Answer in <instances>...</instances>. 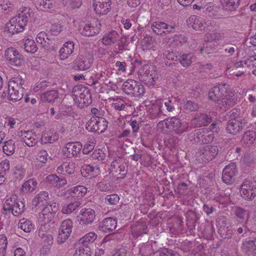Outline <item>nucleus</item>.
I'll use <instances>...</instances> for the list:
<instances>
[{"label": "nucleus", "mask_w": 256, "mask_h": 256, "mask_svg": "<svg viewBox=\"0 0 256 256\" xmlns=\"http://www.w3.org/2000/svg\"><path fill=\"white\" fill-rule=\"evenodd\" d=\"M228 88L226 84H220L212 88L208 93L209 98L218 101L217 106L222 111L234 104L238 98L232 90H227Z\"/></svg>", "instance_id": "f257e3e1"}, {"label": "nucleus", "mask_w": 256, "mask_h": 256, "mask_svg": "<svg viewBox=\"0 0 256 256\" xmlns=\"http://www.w3.org/2000/svg\"><path fill=\"white\" fill-rule=\"evenodd\" d=\"M32 13V10L30 8H20L19 13L12 18L6 24V31L12 35L22 32L27 24L28 18Z\"/></svg>", "instance_id": "f03ea898"}, {"label": "nucleus", "mask_w": 256, "mask_h": 256, "mask_svg": "<svg viewBox=\"0 0 256 256\" xmlns=\"http://www.w3.org/2000/svg\"><path fill=\"white\" fill-rule=\"evenodd\" d=\"M188 124L186 122H182L176 117L166 118L160 122L158 128L162 132H174L176 134H181L187 130Z\"/></svg>", "instance_id": "7ed1b4c3"}, {"label": "nucleus", "mask_w": 256, "mask_h": 256, "mask_svg": "<svg viewBox=\"0 0 256 256\" xmlns=\"http://www.w3.org/2000/svg\"><path fill=\"white\" fill-rule=\"evenodd\" d=\"M24 81L20 76L11 78L8 82V98L12 101H18L22 99L23 96V90L22 87Z\"/></svg>", "instance_id": "20e7f679"}, {"label": "nucleus", "mask_w": 256, "mask_h": 256, "mask_svg": "<svg viewBox=\"0 0 256 256\" xmlns=\"http://www.w3.org/2000/svg\"><path fill=\"white\" fill-rule=\"evenodd\" d=\"M138 74L140 78L150 86L154 85L158 78L156 66L151 62L144 64L138 70Z\"/></svg>", "instance_id": "39448f33"}, {"label": "nucleus", "mask_w": 256, "mask_h": 256, "mask_svg": "<svg viewBox=\"0 0 256 256\" xmlns=\"http://www.w3.org/2000/svg\"><path fill=\"white\" fill-rule=\"evenodd\" d=\"M25 202L18 198L16 194H12L7 198L4 204L5 210H11L14 216H19L24 211Z\"/></svg>", "instance_id": "423d86ee"}, {"label": "nucleus", "mask_w": 256, "mask_h": 256, "mask_svg": "<svg viewBox=\"0 0 256 256\" xmlns=\"http://www.w3.org/2000/svg\"><path fill=\"white\" fill-rule=\"evenodd\" d=\"M72 96L74 100L79 107L82 108L84 106H88L92 102L90 93L84 86H75L73 89Z\"/></svg>", "instance_id": "0eeeda50"}, {"label": "nucleus", "mask_w": 256, "mask_h": 256, "mask_svg": "<svg viewBox=\"0 0 256 256\" xmlns=\"http://www.w3.org/2000/svg\"><path fill=\"white\" fill-rule=\"evenodd\" d=\"M108 127V122L104 118L92 116L86 124V128L90 132L99 134L104 132Z\"/></svg>", "instance_id": "6e6552de"}, {"label": "nucleus", "mask_w": 256, "mask_h": 256, "mask_svg": "<svg viewBox=\"0 0 256 256\" xmlns=\"http://www.w3.org/2000/svg\"><path fill=\"white\" fill-rule=\"evenodd\" d=\"M4 56L8 63L12 66L19 67L24 63V57L14 48H8L5 51Z\"/></svg>", "instance_id": "1a4fd4ad"}, {"label": "nucleus", "mask_w": 256, "mask_h": 256, "mask_svg": "<svg viewBox=\"0 0 256 256\" xmlns=\"http://www.w3.org/2000/svg\"><path fill=\"white\" fill-rule=\"evenodd\" d=\"M92 62L93 58L90 55H80L71 64V68L75 70H85L92 66Z\"/></svg>", "instance_id": "9d476101"}, {"label": "nucleus", "mask_w": 256, "mask_h": 256, "mask_svg": "<svg viewBox=\"0 0 256 256\" xmlns=\"http://www.w3.org/2000/svg\"><path fill=\"white\" fill-rule=\"evenodd\" d=\"M59 209V204L56 202H50L46 205L40 214V220L45 222H50Z\"/></svg>", "instance_id": "9b49d317"}, {"label": "nucleus", "mask_w": 256, "mask_h": 256, "mask_svg": "<svg viewBox=\"0 0 256 256\" xmlns=\"http://www.w3.org/2000/svg\"><path fill=\"white\" fill-rule=\"evenodd\" d=\"M82 148V144L79 142H68L62 148L63 155L68 158L77 156Z\"/></svg>", "instance_id": "f8f14e48"}, {"label": "nucleus", "mask_w": 256, "mask_h": 256, "mask_svg": "<svg viewBox=\"0 0 256 256\" xmlns=\"http://www.w3.org/2000/svg\"><path fill=\"white\" fill-rule=\"evenodd\" d=\"M73 227V222L69 218L63 220L58 230V242L60 244L64 243L70 236Z\"/></svg>", "instance_id": "ddd939ff"}, {"label": "nucleus", "mask_w": 256, "mask_h": 256, "mask_svg": "<svg viewBox=\"0 0 256 256\" xmlns=\"http://www.w3.org/2000/svg\"><path fill=\"white\" fill-rule=\"evenodd\" d=\"M100 28V24L97 21H94L90 23L81 24L78 30L83 36H92L98 34Z\"/></svg>", "instance_id": "4468645a"}, {"label": "nucleus", "mask_w": 256, "mask_h": 256, "mask_svg": "<svg viewBox=\"0 0 256 256\" xmlns=\"http://www.w3.org/2000/svg\"><path fill=\"white\" fill-rule=\"evenodd\" d=\"M187 25L192 28L196 30H202L205 29L209 24L211 25L212 22L201 17L196 15H192L186 20Z\"/></svg>", "instance_id": "2eb2a0df"}, {"label": "nucleus", "mask_w": 256, "mask_h": 256, "mask_svg": "<svg viewBox=\"0 0 256 256\" xmlns=\"http://www.w3.org/2000/svg\"><path fill=\"white\" fill-rule=\"evenodd\" d=\"M240 193L244 198L247 200H252L256 196V184L252 181H244L241 185Z\"/></svg>", "instance_id": "dca6fc26"}, {"label": "nucleus", "mask_w": 256, "mask_h": 256, "mask_svg": "<svg viewBox=\"0 0 256 256\" xmlns=\"http://www.w3.org/2000/svg\"><path fill=\"white\" fill-rule=\"evenodd\" d=\"M96 217L94 210L90 208H82L78 216V221L81 225L91 224Z\"/></svg>", "instance_id": "f3484780"}, {"label": "nucleus", "mask_w": 256, "mask_h": 256, "mask_svg": "<svg viewBox=\"0 0 256 256\" xmlns=\"http://www.w3.org/2000/svg\"><path fill=\"white\" fill-rule=\"evenodd\" d=\"M110 0H94L92 6L96 14L102 16L110 12Z\"/></svg>", "instance_id": "a211bd4d"}, {"label": "nucleus", "mask_w": 256, "mask_h": 256, "mask_svg": "<svg viewBox=\"0 0 256 256\" xmlns=\"http://www.w3.org/2000/svg\"><path fill=\"white\" fill-rule=\"evenodd\" d=\"M237 174L236 166L235 163H231L226 166L222 173V178L226 184H231L234 180V177Z\"/></svg>", "instance_id": "6ab92c4d"}, {"label": "nucleus", "mask_w": 256, "mask_h": 256, "mask_svg": "<svg viewBox=\"0 0 256 256\" xmlns=\"http://www.w3.org/2000/svg\"><path fill=\"white\" fill-rule=\"evenodd\" d=\"M20 137L22 141L28 146L32 147L36 144L38 137L32 130H22Z\"/></svg>", "instance_id": "aec40b11"}, {"label": "nucleus", "mask_w": 256, "mask_h": 256, "mask_svg": "<svg viewBox=\"0 0 256 256\" xmlns=\"http://www.w3.org/2000/svg\"><path fill=\"white\" fill-rule=\"evenodd\" d=\"M112 73L111 68L104 66L102 68L99 72L93 74L91 78L94 80L93 83L96 84L98 81H106L108 78L111 76Z\"/></svg>", "instance_id": "412c9836"}, {"label": "nucleus", "mask_w": 256, "mask_h": 256, "mask_svg": "<svg viewBox=\"0 0 256 256\" xmlns=\"http://www.w3.org/2000/svg\"><path fill=\"white\" fill-rule=\"evenodd\" d=\"M58 138V134L52 130H46L42 133L40 142L42 144H52Z\"/></svg>", "instance_id": "4be33fe9"}, {"label": "nucleus", "mask_w": 256, "mask_h": 256, "mask_svg": "<svg viewBox=\"0 0 256 256\" xmlns=\"http://www.w3.org/2000/svg\"><path fill=\"white\" fill-rule=\"evenodd\" d=\"M151 28L154 32L160 35L162 34H167L171 32L174 27L168 25L164 22H156L152 24Z\"/></svg>", "instance_id": "5701e85b"}, {"label": "nucleus", "mask_w": 256, "mask_h": 256, "mask_svg": "<svg viewBox=\"0 0 256 256\" xmlns=\"http://www.w3.org/2000/svg\"><path fill=\"white\" fill-rule=\"evenodd\" d=\"M74 46L72 42L68 41L65 42L59 50L60 60H64L68 59L74 52Z\"/></svg>", "instance_id": "b1692460"}, {"label": "nucleus", "mask_w": 256, "mask_h": 256, "mask_svg": "<svg viewBox=\"0 0 256 256\" xmlns=\"http://www.w3.org/2000/svg\"><path fill=\"white\" fill-rule=\"evenodd\" d=\"M120 34L114 30L106 33L102 38V42L104 46H111L119 41Z\"/></svg>", "instance_id": "393cba45"}, {"label": "nucleus", "mask_w": 256, "mask_h": 256, "mask_svg": "<svg viewBox=\"0 0 256 256\" xmlns=\"http://www.w3.org/2000/svg\"><path fill=\"white\" fill-rule=\"evenodd\" d=\"M112 172H118L121 174L120 178H124L126 173L125 165L122 163V160L120 158H116L112 163L110 168Z\"/></svg>", "instance_id": "a878e982"}, {"label": "nucleus", "mask_w": 256, "mask_h": 256, "mask_svg": "<svg viewBox=\"0 0 256 256\" xmlns=\"http://www.w3.org/2000/svg\"><path fill=\"white\" fill-rule=\"evenodd\" d=\"M116 221L114 218H108L101 222L99 228L104 232H110L116 229Z\"/></svg>", "instance_id": "bb28decb"}, {"label": "nucleus", "mask_w": 256, "mask_h": 256, "mask_svg": "<svg viewBox=\"0 0 256 256\" xmlns=\"http://www.w3.org/2000/svg\"><path fill=\"white\" fill-rule=\"evenodd\" d=\"M242 122L234 118L228 121L226 129L230 134H236L242 130Z\"/></svg>", "instance_id": "cd10ccee"}, {"label": "nucleus", "mask_w": 256, "mask_h": 256, "mask_svg": "<svg viewBox=\"0 0 256 256\" xmlns=\"http://www.w3.org/2000/svg\"><path fill=\"white\" fill-rule=\"evenodd\" d=\"M97 238V234L93 232H90L81 238L79 240V242L83 247L90 248V246L96 240Z\"/></svg>", "instance_id": "c85d7f7f"}, {"label": "nucleus", "mask_w": 256, "mask_h": 256, "mask_svg": "<svg viewBox=\"0 0 256 256\" xmlns=\"http://www.w3.org/2000/svg\"><path fill=\"white\" fill-rule=\"evenodd\" d=\"M75 170V164L72 162H64L57 168V172L62 174H72Z\"/></svg>", "instance_id": "c756f323"}, {"label": "nucleus", "mask_w": 256, "mask_h": 256, "mask_svg": "<svg viewBox=\"0 0 256 256\" xmlns=\"http://www.w3.org/2000/svg\"><path fill=\"white\" fill-rule=\"evenodd\" d=\"M81 172L84 177L95 176L100 174V170L98 166L94 167L90 164H86L82 166Z\"/></svg>", "instance_id": "7c9ffc66"}, {"label": "nucleus", "mask_w": 256, "mask_h": 256, "mask_svg": "<svg viewBox=\"0 0 256 256\" xmlns=\"http://www.w3.org/2000/svg\"><path fill=\"white\" fill-rule=\"evenodd\" d=\"M210 120V118L206 114H197L192 121V124L194 126H202L208 124Z\"/></svg>", "instance_id": "2f4dec72"}, {"label": "nucleus", "mask_w": 256, "mask_h": 256, "mask_svg": "<svg viewBox=\"0 0 256 256\" xmlns=\"http://www.w3.org/2000/svg\"><path fill=\"white\" fill-rule=\"evenodd\" d=\"M87 188L86 186L79 185L66 190L68 196L72 194V196L78 198H83L87 192Z\"/></svg>", "instance_id": "473e14b6"}, {"label": "nucleus", "mask_w": 256, "mask_h": 256, "mask_svg": "<svg viewBox=\"0 0 256 256\" xmlns=\"http://www.w3.org/2000/svg\"><path fill=\"white\" fill-rule=\"evenodd\" d=\"M108 102L111 106L116 110L120 111L124 110L126 108L124 100L118 96L110 98Z\"/></svg>", "instance_id": "72a5a7b5"}, {"label": "nucleus", "mask_w": 256, "mask_h": 256, "mask_svg": "<svg viewBox=\"0 0 256 256\" xmlns=\"http://www.w3.org/2000/svg\"><path fill=\"white\" fill-rule=\"evenodd\" d=\"M256 138V132L254 130H248L244 134L241 142L246 146H249L254 143Z\"/></svg>", "instance_id": "f704fd0d"}, {"label": "nucleus", "mask_w": 256, "mask_h": 256, "mask_svg": "<svg viewBox=\"0 0 256 256\" xmlns=\"http://www.w3.org/2000/svg\"><path fill=\"white\" fill-rule=\"evenodd\" d=\"M142 46L144 50H156L155 39L149 35L146 34L142 40Z\"/></svg>", "instance_id": "c9c22d12"}, {"label": "nucleus", "mask_w": 256, "mask_h": 256, "mask_svg": "<svg viewBox=\"0 0 256 256\" xmlns=\"http://www.w3.org/2000/svg\"><path fill=\"white\" fill-rule=\"evenodd\" d=\"M80 205V203L78 201L65 204L62 206L61 212L63 214H70L76 210Z\"/></svg>", "instance_id": "e433bc0d"}, {"label": "nucleus", "mask_w": 256, "mask_h": 256, "mask_svg": "<svg viewBox=\"0 0 256 256\" xmlns=\"http://www.w3.org/2000/svg\"><path fill=\"white\" fill-rule=\"evenodd\" d=\"M67 184V180L64 178H60L58 177V180L54 186L56 190L57 191L58 196H66L68 197V194L66 192V190L65 189H62L64 186Z\"/></svg>", "instance_id": "4c0bfd02"}, {"label": "nucleus", "mask_w": 256, "mask_h": 256, "mask_svg": "<svg viewBox=\"0 0 256 256\" xmlns=\"http://www.w3.org/2000/svg\"><path fill=\"white\" fill-rule=\"evenodd\" d=\"M38 182L34 178H30L26 181L21 188V190L24 193L32 192L36 188Z\"/></svg>", "instance_id": "58836bf2"}, {"label": "nucleus", "mask_w": 256, "mask_h": 256, "mask_svg": "<svg viewBox=\"0 0 256 256\" xmlns=\"http://www.w3.org/2000/svg\"><path fill=\"white\" fill-rule=\"evenodd\" d=\"M48 199V192L45 191L41 192L32 200V204L36 206L43 204Z\"/></svg>", "instance_id": "ea45409f"}, {"label": "nucleus", "mask_w": 256, "mask_h": 256, "mask_svg": "<svg viewBox=\"0 0 256 256\" xmlns=\"http://www.w3.org/2000/svg\"><path fill=\"white\" fill-rule=\"evenodd\" d=\"M18 226L26 232H30L34 230V225L30 220L24 218L20 220Z\"/></svg>", "instance_id": "a19ab883"}, {"label": "nucleus", "mask_w": 256, "mask_h": 256, "mask_svg": "<svg viewBox=\"0 0 256 256\" xmlns=\"http://www.w3.org/2000/svg\"><path fill=\"white\" fill-rule=\"evenodd\" d=\"M58 97L57 90H52L46 92L40 96L41 100L43 102H48L54 101Z\"/></svg>", "instance_id": "79ce46f5"}, {"label": "nucleus", "mask_w": 256, "mask_h": 256, "mask_svg": "<svg viewBox=\"0 0 256 256\" xmlns=\"http://www.w3.org/2000/svg\"><path fill=\"white\" fill-rule=\"evenodd\" d=\"M16 149L15 142L10 139L4 142L2 147L4 152L8 156H12L14 152Z\"/></svg>", "instance_id": "37998d69"}, {"label": "nucleus", "mask_w": 256, "mask_h": 256, "mask_svg": "<svg viewBox=\"0 0 256 256\" xmlns=\"http://www.w3.org/2000/svg\"><path fill=\"white\" fill-rule=\"evenodd\" d=\"M24 49L26 52L34 54L37 51L38 47L33 40L27 38L24 42Z\"/></svg>", "instance_id": "c03bdc74"}, {"label": "nucleus", "mask_w": 256, "mask_h": 256, "mask_svg": "<svg viewBox=\"0 0 256 256\" xmlns=\"http://www.w3.org/2000/svg\"><path fill=\"white\" fill-rule=\"evenodd\" d=\"M36 42L42 47H46L49 45L50 40L47 34L44 32H40L38 34L36 38Z\"/></svg>", "instance_id": "a18cd8bd"}, {"label": "nucleus", "mask_w": 256, "mask_h": 256, "mask_svg": "<svg viewBox=\"0 0 256 256\" xmlns=\"http://www.w3.org/2000/svg\"><path fill=\"white\" fill-rule=\"evenodd\" d=\"M240 0H221L223 6L226 10H233L240 5Z\"/></svg>", "instance_id": "49530a36"}, {"label": "nucleus", "mask_w": 256, "mask_h": 256, "mask_svg": "<svg viewBox=\"0 0 256 256\" xmlns=\"http://www.w3.org/2000/svg\"><path fill=\"white\" fill-rule=\"evenodd\" d=\"M136 81L130 79L128 80L126 82H124L122 85V90L123 92L131 96V94L132 93L133 88L136 86Z\"/></svg>", "instance_id": "de8ad7c7"}, {"label": "nucleus", "mask_w": 256, "mask_h": 256, "mask_svg": "<svg viewBox=\"0 0 256 256\" xmlns=\"http://www.w3.org/2000/svg\"><path fill=\"white\" fill-rule=\"evenodd\" d=\"M95 145L96 140L92 138L88 139L86 142L84 144L82 149V154H88L94 149Z\"/></svg>", "instance_id": "09e8293b"}, {"label": "nucleus", "mask_w": 256, "mask_h": 256, "mask_svg": "<svg viewBox=\"0 0 256 256\" xmlns=\"http://www.w3.org/2000/svg\"><path fill=\"white\" fill-rule=\"evenodd\" d=\"M145 93L144 88L142 84L136 81V84L133 88L131 96L134 97H141Z\"/></svg>", "instance_id": "8fccbe9b"}, {"label": "nucleus", "mask_w": 256, "mask_h": 256, "mask_svg": "<svg viewBox=\"0 0 256 256\" xmlns=\"http://www.w3.org/2000/svg\"><path fill=\"white\" fill-rule=\"evenodd\" d=\"M218 149L216 146H208L205 149V154L207 156L206 160H211L216 155Z\"/></svg>", "instance_id": "3c124183"}, {"label": "nucleus", "mask_w": 256, "mask_h": 256, "mask_svg": "<svg viewBox=\"0 0 256 256\" xmlns=\"http://www.w3.org/2000/svg\"><path fill=\"white\" fill-rule=\"evenodd\" d=\"M8 246V240L6 235H0V256H4Z\"/></svg>", "instance_id": "603ef678"}, {"label": "nucleus", "mask_w": 256, "mask_h": 256, "mask_svg": "<svg viewBox=\"0 0 256 256\" xmlns=\"http://www.w3.org/2000/svg\"><path fill=\"white\" fill-rule=\"evenodd\" d=\"M91 248L90 247L81 246L74 252L73 256H91Z\"/></svg>", "instance_id": "864d4df0"}, {"label": "nucleus", "mask_w": 256, "mask_h": 256, "mask_svg": "<svg viewBox=\"0 0 256 256\" xmlns=\"http://www.w3.org/2000/svg\"><path fill=\"white\" fill-rule=\"evenodd\" d=\"M242 248L246 252H253L256 250V246L253 240L244 241Z\"/></svg>", "instance_id": "5fc2aeb1"}, {"label": "nucleus", "mask_w": 256, "mask_h": 256, "mask_svg": "<svg viewBox=\"0 0 256 256\" xmlns=\"http://www.w3.org/2000/svg\"><path fill=\"white\" fill-rule=\"evenodd\" d=\"M164 56L167 60V61L166 62V64L168 66L174 63L177 59V56L173 52H170V51H166L164 54Z\"/></svg>", "instance_id": "6e6d98bb"}, {"label": "nucleus", "mask_w": 256, "mask_h": 256, "mask_svg": "<svg viewBox=\"0 0 256 256\" xmlns=\"http://www.w3.org/2000/svg\"><path fill=\"white\" fill-rule=\"evenodd\" d=\"M221 38V35L217 32H212L211 33H208L204 38V40L208 42H216Z\"/></svg>", "instance_id": "4d7b16f0"}, {"label": "nucleus", "mask_w": 256, "mask_h": 256, "mask_svg": "<svg viewBox=\"0 0 256 256\" xmlns=\"http://www.w3.org/2000/svg\"><path fill=\"white\" fill-rule=\"evenodd\" d=\"M48 154L46 150H40L36 155V160L42 164H45L48 160Z\"/></svg>", "instance_id": "13d9d810"}, {"label": "nucleus", "mask_w": 256, "mask_h": 256, "mask_svg": "<svg viewBox=\"0 0 256 256\" xmlns=\"http://www.w3.org/2000/svg\"><path fill=\"white\" fill-rule=\"evenodd\" d=\"M119 200L120 198L116 194H110L105 198V202L110 204H116Z\"/></svg>", "instance_id": "bf43d9fd"}, {"label": "nucleus", "mask_w": 256, "mask_h": 256, "mask_svg": "<svg viewBox=\"0 0 256 256\" xmlns=\"http://www.w3.org/2000/svg\"><path fill=\"white\" fill-rule=\"evenodd\" d=\"M106 154L104 151L100 149H96L92 154V157L94 159L102 161L104 160Z\"/></svg>", "instance_id": "052dcab7"}, {"label": "nucleus", "mask_w": 256, "mask_h": 256, "mask_svg": "<svg viewBox=\"0 0 256 256\" xmlns=\"http://www.w3.org/2000/svg\"><path fill=\"white\" fill-rule=\"evenodd\" d=\"M192 57L190 54L182 55L180 62L184 66H188L192 62Z\"/></svg>", "instance_id": "680f3d73"}, {"label": "nucleus", "mask_w": 256, "mask_h": 256, "mask_svg": "<svg viewBox=\"0 0 256 256\" xmlns=\"http://www.w3.org/2000/svg\"><path fill=\"white\" fill-rule=\"evenodd\" d=\"M40 5L42 10L52 9L53 8L52 0H42Z\"/></svg>", "instance_id": "e2e57ef3"}, {"label": "nucleus", "mask_w": 256, "mask_h": 256, "mask_svg": "<svg viewBox=\"0 0 256 256\" xmlns=\"http://www.w3.org/2000/svg\"><path fill=\"white\" fill-rule=\"evenodd\" d=\"M64 30V26L61 24L53 25L51 28V32L54 35L59 34Z\"/></svg>", "instance_id": "0e129e2a"}, {"label": "nucleus", "mask_w": 256, "mask_h": 256, "mask_svg": "<svg viewBox=\"0 0 256 256\" xmlns=\"http://www.w3.org/2000/svg\"><path fill=\"white\" fill-rule=\"evenodd\" d=\"M58 180V176L56 174H50L45 178L46 182L54 186L56 182Z\"/></svg>", "instance_id": "69168bd1"}, {"label": "nucleus", "mask_w": 256, "mask_h": 256, "mask_svg": "<svg viewBox=\"0 0 256 256\" xmlns=\"http://www.w3.org/2000/svg\"><path fill=\"white\" fill-rule=\"evenodd\" d=\"M244 64H245V66H246L248 67H256V58L254 56H250L246 60H244Z\"/></svg>", "instance_id": "338daca9"}, {"label": "nucleus", "mask_w": 256, "mask_h": 256, "mask_svg": "<svg viewBox=\"0 0 256 256\" xmlns=\"http://www.w3.org/2000/svg\"><path fill=\"white\" fill-rule=\"evenodd\" d=\"M82 2L80 0H71L66 2V5L72 8H78L81 6Z\"/></svg>", "instance_id": "774afa93"}]
</instances>
